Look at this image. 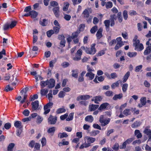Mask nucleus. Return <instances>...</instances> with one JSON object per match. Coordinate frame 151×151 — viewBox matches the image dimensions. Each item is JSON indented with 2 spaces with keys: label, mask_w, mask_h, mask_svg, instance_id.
<instances>
[{
  "label": "nucleus",
  "mask_w": 151,
  "mask_h": 151,
  "mask_svg": "<svg viewBox=\"0 0 151 151\" xmlns=\"http://www.w3.org/2000/svg\"><path fill=\"white\" fill-rule=\"evenodd\" d=\"M98 29L97 26H95L93 27L90 30V32L92 34L94 33Z\"/></svg>",
  "instance_id": "48"
},
{
  "label": "nucleus",
  "mask_w": 151,
  "mask_h": 151,
  "mask_svg": "<svg viewBox=\"0 0 151 151\" xmlns=\"http://www.w3.org/2000/svg\"><path fill=\"white\" fill-rule=\"evenodd\" d=\"M138 36L135 35L133 40V45L135 47V50L141 51L144 49V47L142 43H140V40L138 39Z\"/></svg>",
  "instance_id": "2"
},
{
  "label": "nucleus",
  "mask_w": 151,
  "mask_h": 151,
  "mask_svg": "<svg viewBox=\"0 0 151 151\" xmlns=\"http://www.w3.org/2000/svg\"><path fill=\"white\" fill-rule=\"evenodd\" d=\"M122 83V82L121 80H119L116 82L113 83L111 86V87L112 88H114L115 87H117L119 85V83Z\"/></svg>",
  "instance_id": "38"
},
{
  "label": "nucleus",
  "mask_w": 151,
  "mask_h": 151,
  "mask_svg": "<svg viewBox=\"0 0 151 151\" xmlns=\"http://www.w3.org/2000/svg\"><path fill=\"white\" fill-rule=\"evenodd\" d=\"M85 120L90 123L92 122L93 120V118L92 115H88L85 118Z\"/></svg>",
  "instance_id": "22"
},
{
  "label": "nucleus",
  "mask_w": 151,
  "mask_h": 151,
  "mask_svg": "<svg viewBox=\"0 0 151 151\" xmlns=\"http://www.w3.org/2000/svg\"><path fill=\"white\" fill-rule=\"evenodd\" d=\"M64 5L65 6L63 7V11H65L67 10L68 9L69 6V4L68 3L66 2L65 3Z\"/></svg>",
  "instance_id": "45"
},
{
  "label": "nucleus",
  "mask_w": 151,
  "mask_h": 151,
  "mask_svg": "<svg viewBox=\"0 0 151 151\" xmlns=\"http://www.w3.org/2000/svg\"><path fill=\"white\" fill-rule=\"evenodd\" d=\"M47 87L49 88H53L55 84V81L54 79H50V80H47Z\"/></svg>",
  "instance_id": "8"
},
{
  "label": "nucleus",
  "mask_w": 151,
  "mask_h": 151,
  "mask_svg": "<svg viewBox=\"0 0 151 151\" xmlns=\"http://www.w3.org/2000/svg\"><path fill=\"white\" fill-rule=\"evenodd\" d=\"M112 6V3L111 1L108 2L106 4V6L107 9L111 8Z\"/></svg>",
  "instance_id": "47"
},
{
  "label": "nucleus",
  "mask_w": 151,
  "mask_h": 151,
  "mask_svg": "<svg viewBox=\"0 0 151 151\" xmlns=\"http://www.w3.org/2000/svg\"><path fill=\"white\" fill-rule=\"evenodd\" d=\"M123 114L126 116H127L131 114L130 110L129 109H126L123 111Z\"/></svg>",
  "instance_id": "28"
},
{
  "label": "nucleus",
  "mask_w": 151,
  "mask_h": 151,
  "mask_svg": "<svg viewBox=\"0 0 151 151\" xmlns=\"http://www.w3.org/2000/svg\"><path fill=\"white\" fill-rule=\"evenodd\" d=\"M14 146V144L13 143L10 144L8 146L7 150L8 151H12L13 148Z\"/></svg>",
  "instance_id": "42"
},
{
  "label": "nucleus",
  "mask_w": 151,
  "mask_h": 151,
  "mask_svg": "<svg viewBox=\"0 0 151 151\" xmlns=\"http://www.w3.org/2000/svg\"><path fill=\"white\" fill-rule=\"evenodd\" d=\"M81 49V48L77 51L75 57L73 58L74 60L78 61L81 59V56L82 53Z\"/></svg>",
  "instance_id": "6"
},
{
  "label": "nucleus",
  "mask_w": 151,
  "mask_h": 151,
  "mask_svg": "<svg viewBox=\"0 0 151 151\" xmlns=\"http://www.w3.org/2000/svg\"><path fill=\"white\" fill-rule=\"evenodd\" d=\"M104 23L105 26L106 30L109 31L110 26V20L109 19L106 20L104 21Z\"/></svg>",
  "instance_id": "16"
},
{
  "label": "nucleus",
  "mask_w": 151,
  "mask_h": 151,
  "mask_svg": "<svg viewBox=\"0 0 151 151\" xmlns=\"http://www.w3.org/2000/svg\"><path fill=\"white\" fill-rule=\"evenodd\" d=\"M72 71L73 72L72 74V76L75 78H77L78 76V70H73Z\"/></svg>",
  "instance_id": "34"
},
{
  "label": "nucleus",
  "mask_w": 151,
  "mask_h": 151,
  "mask_svg": "<svg viewBox=\"0 0 151 151\" xmlns=\"http://www.w3.org/2000/svg\"><path fill=\"white\" fill-rule=\"evenodd\" d=\"M102 97L101 96H98L94 97L92 99L91 101H94V102L96 104H98V102L100 101L102 99Z\"/></svg>",
  "instance_id": "10"
},
{
  "label": "nucleus",
  "mask_w": 151,
  "mask_h": 151,
  "mask_svg": "<svg viewBox=\"0 0 151 151\" xmlns=\"http://www.w3.org/2000/svg\"><path fill=\"white\" fill-rule=\"evenodd\" d=\"M39 101L37 100L32 103V109L33 110H36L38 108L39 105Z\"/></svg>",
  "instance_id": "12"
},
{
  "label": "nucleus",
  "mask_w": 151,
  "mask_h": 151,
  "mask_svg": "<svg viewBox=\"0 0 151 151\" xmlns=\"http://www.w3.org/2000/svg\"><path fill=\"white\" fill-rule=\"evenodd\" d=\"M87 69L88 72H92L94 71V69L90 67L88 65L87 66Z\"/></svg>",
  "instance_id": "63"
},
{
  "label": "nucleus",
  "mask_w": 151,
  "mask_h": 151,
  "mask_svg": "<svg viewBox=\"0 0 151 151\" xmlns=\"http://www.w3.org/2000/svg\"><path fill=\"white\" fill-rule=\"evenodd\" d=\"M141 103L142 104V105H145L147 102L146 98L145 97H142L140 99Z\"/></svg>",
  "instance_id": "40"
},
{
  "label": "nucleus",
  "mask_w": 151,
  "mask_h": 151,
  "mask_svg": "<svg viewBox=\"0 0 151 151\" xmlns=\"http://www.w3.org/2000/svg\"><path fill=\"white\" fill-rule=\"evenodd\" d=\"M103 29L102 28L99 29L98 31L97 32L96 36L97 37V39H99L102 36V32Z\"/></svg>",
  "instance_id": "17"
},
{
  "label": "nucleus",
  "mask_w": 151,
  "mask_h": 151,
  "mask_svg": "<svg viewBox=\"0 0 151 151\" xmlns=\"http://www.w3.org/2000/svg\"><path fill=\"white\" fill-rule=\"evenodd\" d=\"M90 98V96L88 95H81L77 97V100L78 101L81 100H85L89 99Z\"/></svg>",
  "instance_id": "9"
},
{
  "label": "nucleus",
  "mask_w": 151,
  "mask_h": 151,
  "mask_svg": "<svg viewBox=\"0 0 151 151\" xmlns=\"http://www.w3.org/2000/svg\"><path fill=\"white\" fill-rule=\"evenodd\" d=\"M52 90H50L49 91V93L47 95V97L49 100L50 101L52 100Z\"/></svg>",
  "instance_id": "56"
},
{
  "label": "nucleus",
  "mask_w": 151,
  "mask_h": 151,
  "mask_svg": "<svg viewBox=\"0 0 151 151\" xmlns=\"http://www.w3.org/2000/svg\"><path fill=\"white\" fill-rule=\"evenodd\" d=\"M150 127V126L146 127H145L143 132L144 133L146 134L148 136L151 134V129H149Z\"/></svg>",
  "instance_id": "13"
},
{
  "label": "nucleus",
  "mask_w": 151,
  "mask_h": 151,
  "mask_svg": "<svg viewBox=\"0 0 151 151\" xmlns=\"http://www.w3.org/2000/svg\"><path fill=\"white\" fill-rule=\"evenodd\" d=\"M122 36L124 39L125 40H127L128 38V35L127 33L125 32L124 33H122Z\"/></svg>",
  "instance_id": "61"
},
{
  "label": "nucleus",
  "mask_w": 151,
  "mask_h": 151,
  "mask_svg": "<svg viewBox=\"0 0 151 151\" xmlns=\"http://www.w3.org/2000/svg\"><path fill=\"white\" fill-rule=\"evenodd\" d=\"M100 132V131L97 130H95L91 131L90 134L91 136H95L97 134H98Z\"/></svg>",
  "instance_id": "33"
},
{
  "label": "nucleus",
  "mask_w": 151,
  "mask_h": 151,
  "mask_svg": "<svg viewBox=\"0 0 151 151\" xmlns=\"http://www.w3.org/2000/svg\"><path fill=\"white\" fill-rule=\"evenodd\" d=\"M110 121V118H106L103 115H101L100 116L99 122L101 123L102 126H105L108 124Z\"/></svg>",
  "instance_id": "4"
},
{
  "label": "nucleus",
  "mask_w": 151,
  "mask_h": 151,
  "mask_svg": "<svg viewBox=\"0 0 151 151\" xmlns=\"http://www.w3.org/2000/svg\"><path fill=\"white\" fill-rule=\"evenodd\" d=\"M111 19L110 22L111 24L110 25L111 27L114 26L115 24L114 20V19L115 18V15H111Z\"/></svg>",
  "instance_id": "29"
},
{
  "label": "nucleus",
  "mask_w": 151,
  "mask_h": 151,
  "mask_svg": "<svg viewBox=\"0 0 151 151\" xmlns=\"http://www.w3.org/2000/svg\"><path fill=\"white\" fill-rule=\"evenodd\" d=\"M99 107V105H97L91 104L89 105V110L91 111H94L97 109Z\"/></svg>",
  "instance_id": "18"
},
{
  "label": "nucleus",
  "mask_w": 151,
  "mask_h": 151,
  "mask_svg": "<svg viewBox=\"0 0 151 151\" xmlns=\"http://www.w3.org/2000/svg\"><path fill=\"white\" fill-rule=\"evenodd\" d=\"M128 87V84L127 83H124L123 84L122 86V90L123 92H125L127 89Z\"/></svg>",
  "instance_id": "37"
},
{
  "label": "nucleus",
  "mask_w": 151,
  "mask_h": 151,
  "mask_svg": "<svg viewBox=\"0 0 151 151\" xmlns=\"http://www.w3.org/2000/svg\"><path fill=\"white\" fill-rule=\"evenodd\" d=\"M95 138L89 136H86L84 138V143H83L80 147L79 148L82 149L84 148H87L91 145V143H93L96 141Z\"/></svg>",
  "instance_id": "1"
},
{
  "label": "nucleus",
  "mask_w": 151,
  "mask_h": 151,
  "mask_svg": "<svg viewBox=\"0 0 151 151\" xmlns=\"http://www.w3.org/2000/svg\"><path fill=\"white\" fill-rule=\"evenodd\" d=\"M141 124L140 122L137 121L134 122L132 125V127L133 128H136L139 127Z\"/></svg>",
  "instance_id": "26"
},
{
  "label": "nucleus",
  "mask_w": 151,
  "mask_h": 151,
  "mask_svg": "<svg viewBox=\"0 0 151 151\" xmlns=\"http://www.w3.org/2000/svg\"><path fill=\"white\" fill-rule=\"evenodd\" d=\"M58 136L60 138H62L64 137H67L68 136V135L65 132L59 133L58 134Z\"/></svg>",
  "instance_id": "36"
},
{
  "label": "nucleus",
  "mask_w": 151,
  "mask_h": 151,
  "mask_svg": "<svg viewBox=\"0 0 151 151\" xmlns=\"http://www.w3.org/2000/svg\"><path fill=\"white\" fill-rule=\"evenodd\" d=\"M83 14L84 16V17H88L89 15L88 11L87 9H86L83 12Z\"/></svg>",
  "instance_id": "53"
},
{
  "label": "nucleus",
  "mask_w": 151,
  "mask_h": 151,
  "mask_svg": "<svg viewBox=\"0 0 151 151\" xmlns=\"http://www.w3.org/2000/svg\"><path fill=\"white\" fill-rule=\"evenodd\" d=\"M30 16L32 18H36L37 15V13L35 11H32L30 12Z\"/></svg>",
  "instance_id": "30"
},
{
  "label": "nucleus",
  "mask_w": 151,
  "mask_h": 151,
  "mask_svg": "<svg viewBox=\"0 0 151 151\" xmlns=\"http://www.w3.org/2000/svg\"><path fill=\"white\" fill-rule=\"evenodd\" d=\"M95 74L93 72H88L86 74V76L88 77L91 80L93 79L94 78Z\"/></svg>",
  "instance_id": "14"
},
{
  "label": "nucleus",
  "mask_w": 151,
  "mask_h": 151,
  "mask_svg": "<svg viewBox=\"0 0 151 151\" xmlns=\"http://www.w3.org/2000/svg\"><path fill=\"white\" fill-rule=\"evenodd\" d=\"M117 17L119 21L120 22H122V12H120L118 13L117 14Z\"/></svg>",
  "instance_id": "46"
},
{
  "label": "nucleus",
  "mask_w": 151,
  "mask_h": 151,
  "mask_svg": "<svg viewBox=\"0 0 151 151\" xmlns=\"http://www.w3.org/2000/svg\"><path fill=\"white\" fill-rule=\"evenodd\" d=\"M27 90V88H25L24 89H23L21 91V93H23L24 92L25 93V94L24 95L23 99L20 101V103L21 104H23L25 102V100L27 97V95L26 94Z\"/></svg>",
  "instance_id": "11"
},
{
  "label": "nucleus",
  "mask_w": 151,
  "mask_h": 151,
  "mask_svg": "<svg viewBox=\"0 0 151 151\" xmlns=\"http://www.w3.org/2000/svg\"><path fill=\"white\" fill-rule=\"evenodd\" d=\"M68 116V114L66 113L64 115L61 116L60 117V119L61 120H63L66 119Z\"/></svg>",
  "instance_id": "58"
},
{
  "label": "nucleus",
  "mask_w": 151,
  "mask_h": 151,
  "mask_svg": "<svg viewBox=\"0 0 151 151\" xmlns=\"http://www.w3.org/2000/svg\"><path fill=\"white\" fill-rule=\"evenodd\" d=\"M52 103L49 102L44 106V114H46L49 112L50 111V108L52 107Z\"/></svg>",
  "instance_id": "5"
},
{
  "label": "nucleus",
  "mask_w": 151,
  "mask_h": 151,
  "mask_svg": "<svg viewBox=\"0 0 151 151\" xmlns=\"http://www.w3.org/2000/svg\"><path fill=\"white\" fill-rule=\"evenodd\" d=\"M10 75L9 73H6L4 77V80L6 81L9 80L10 78Z\"/></svg>",
  "instance_id": "59"
},
{
  "label": "nucleus",
  "mask_w": 151,
  "mask_h": 151,
  "mask_svg": "<svg viewBox=\"0 0 151 151\" xmlns=\"http://www.w3.org/2000/svg\"><path fill=\"white\" fill-rule=\"evenodd\" d=\"M55 131V127H52L50 128L47 130L48 133H53Z\"/></svg>",
  "instance_id": "52"
},
{
  "label": "nucleus",
  "mask_w": 151,
  "mask_h": 151,
  "mask_svg": "<svg viewBox=\"0 0 151 151\" xmlns=\"http://www.w3.org/2000/svg\"><path fill=\"white\" fill-rule=\"evenodd\" d=\"M130 76V72L129 71L127 72L125 75L124 76L123 78V82L124 83L125 82L127 79H128L129 77Z\"/></svg>",
  "instance_id": "27"
},
{
  "label": "nucleus",
  "mask_w": 151,
  "mask_h": 151,
  "mask_svg": "<svg viewBox=\"0 0 151 151\" xmlns=\"http://www.w3.org/2000/svg\"><path fill=\"white\" fill-rule=\"evenodd\" d=\"M40 85L41 86V88H45V86H47V80L46 81H42L40 83Z\"/></svg>",
  "instance_id": "25"
},
{
  "label": "nucleus",
  "mask_w": 151,
  "mask_h": 151,
  "mask_svg": "<svg viewBox=\"0 0 151 151\" xmlns=\"http://www.w3.org/2000/svg\"><path fill=\"white\" fill-rule=\"evenodd\" d=\"M54 33V32L53 30H50L47 32V35L48 37H50Z\"/></svg>",
  "instance_id": "50"
},
{
  "label": "nucleus",
  "mask_w": 151,
  "mask_h": 151,
  "mask_svg": "<svg viewBox=\"0 0 151 151\" xmlns=\"http://www.w3.org/2000/svg\"><path fill=\"white\" fill-rule=\"evenodd\" d=\"M137 53L136 52H129L127 54V55L130 58L134 57L136 56Z\"/></svg>",
  "instance_id": "35"
},
{
  "label": "nucleus",
  "mask_w": 151,
  "mask_h": 151,
  "mask_svg": "<svg viewBox=\"0 0 151 151\" xmlns=\"http://www.w3.org/2000/svg\"><path fill=\"white\" fill-rule=\"evenodd\" d=\"M129 14L132 16L136 15L137 14V13L134 10H132L129 12Z\"/></svg>",
  "instance_id": "62"
},
{
  "label": "nucleus",
  "mask_w": 151,
  "mask_h": 151,
  "mask_svg": "<svg viewBox=\"0 0 151 151\" xmlns=\"http://www.w3.org/2000/svg\"><path fill=\"white\" fill-rule=\"evenodd\" d=\"M65 96V93L63 91H60L58 94V97L60 98H63Z\"/></svg>",
  "instance_id": "60"
},
{
  "label": "nucleus",
  "mask_w": 151,
  "mask_h": 151,
  "mask_svg": "<svg viewBox=\"0 0 151 151\" xmlns=\"http://www.w3.org/2000/svg\"><path fill=\"white\" fill-rule=\"evenodd\" d=\"M66 111L65 109L64 108H59L56 111V113L57 114H60Z\"/></svg>",
  "instance_id": "41"
},
{
  "label": "nucleus",
  "mask_w": 151,
  "mask_h": 151,
  "mask_svg": "<svg viewBox=\"0 0 151 151\" xmlns=\"http://www.w3.org/2000/svg\"><path fill=\"white\" fill-rule=\"evenodd\" d=\"M57 120V117L50 115L48 119V122L51 124H54L56 123Z\"/></svg>",
  "instance_id": "7"
},
{
  "label": "nucleus",
  "mask_w": 151,
  "mask_h": 151,
  "mask_svg": "<svg viewBox=\"0 0 151 151\" xmlns=\"http://www.w3.org/2000/svg\"><path fill=\"white\" fill-rule=\"evenodd\" d=\"M151 52V46H148L144 51V54L147 55Z\"/></svg>",
  "instance_id": "19"
},
{
  "label": "nucleus",
  "mask_w": 151,
  "mask_h": 151,
  "mask_svg": "<svg viewBox=\"0 0 151 151\" xmlns=\"http://www.w3.org/2000/svg\"><path fill=\"white\" fill-rule=\"evenodd\" d=\"M59 7L58 6L55 7L53 9V13L56 17H58L59 15Z\"/></svg>",
  "instance_id": "15"
},
{
  "label": "nucleus",
  "mask_w": 151,
  "mask_h": 151,
  "mask_svg": "<svg viewBox=\"0 0 151 151\" xmlns=\"http://www.w3.org/2000/svg\"><path fill=\"white\" fill-rule=\"evenodd\" d=\"M14 126L17 128H22L23 126L22 125V123L21 122L19 121H17L14 123Z\"/></svg>",
  "instance_id": "20"
},
{
  "label": "nucleus",
  "mask_w": 151,
  "mask_h": 151,
  "mask_svg": "<svg viewBox=\"0 0 151 151\" xmlns=\"http://www.w3.org/2000/svg\"><path fill=\"white\" fill-rule=\"evenodd\" d=\"M122 94L120 93L119 94H116L113 98V99L114 100H116L117 99H120L122 97Z\"/></svg>",
  "instance_id": "31"
},
{
  "label": "nucleus",
  "mask_w": 151,
  "mask_h": 151,
  "mask_svg": "<svg viewBox=\"0 0 151 151\" xmlns=\"http://www.w3.org/2000/svg\"><path fill=\"white\" fill-rule=\"evenodd\" d=\"M60 28V27H53V31L54 33L56 34L58 33L59 31V29Z\"/></svg>",
  "instance_id": "51"
},
{
  "label": "nucleus",
  "mask_w": 151,
  "mask_h": 151,
  "mask_svg": "<svg viewBox=\"0 0 151 151\" xmlns=\"http://www.w3.org/2000/svg\"><path fill=\"white\" fill-rule=\"evenodd\" d=\"M134 134L138 139L141 138L142 136L141 133L139 130H136L134 132Z\"/></svg>",
  "instance_id": "23"
},
{
  "label": "nucleus",
  "mask_w": 151,
  "mask_h": 151,
  "mask_svg": "<svg viewBox=\"0 0 151 151\" xmlns=\"http://www.w3.org/2000/svg\"><path fill=\"white\" fill-rule=\"evenodd\" d=\"M48 92L47 89H42L41 90L40 93L42 96H45Z\"/></svg>",
  "instance_id": "32"
},
{
  "label": "nucleus",
  "mask_w": 151,
  "mask_h": 151,
  "mask_svg": "<svg viewBox=\"0 0 151 151\" xmlns=\"http://www.w3.org/2000/svg\"><path fill=\"white\" fill-rule=\"evenodd\" d=\"M128 12L127 10H124L123 12L124 18L125 20H127L128 17Z\"/></svg>",
  "instance_id": "49"
},
{
  "label": "nucleus",
  "mask_w": 151,
  "mask_h": 151,
  "mask_svg": "<svg viewBox=\"0 0 151 151\" xmlns=\"http://www.w3.org/2000/svg\"><path fill=\"white\" fill-rule=\"evenodd\" d=\"M41 142L42 145V146H43L46 145V139L45 137L43 138L42 139Z\"/></svg>",
  "instance_id": "55"
},
{
  "label": "nucleus",
  "mask_w": 151,
  "mask_h": 151,
  "mask_svg": "<svg viewBox=\"0 0 151 151\" xmlns=\"http://www.w3.org/2000/svg\"><path fill=\"white\" fill-rule=\"evenodd\" d=\"M43 120V118L41 116H37V122L38 123H40Z\"/></svg>",
  "instance_id": "54"
},
{
  "label": "nucleus",
  "mask_w": 151,
  "mask_h": 151,
  "mask_svg": "<svg viewBox=\"0 0 151 151\" xmlns=\"http://www.w3.org/2000/svg\"><path fill=\"white\" fill-rule=\"evenodd\" d=\"M116 41H117V44H118V45L119 44L122 46L123 45V42L122 41V38L121 37H119L117 38H116Z\"/></svg>",
  "instance_id": "39"
},
{
  "label": "nucleus",
  "mask_w": 151,
  "mask_h": 151,
  "mask_svg": "<svg viewBox=\"0 0 151 151\" xmlns=\"http://www.w3.org/2000/svg\"><path fill=\"white\" fill-rule=\"evenodd\" d=\"M48 20L45 19H44L40 21V24L42 26H46L48 23Z\"/></svg>",
  "instance_id": "24"
},
{
  "label": "nucleus",
  "mask_w": 151,
  "mask_h": 151,
  "mask_svg": "<svg viewBox=\"0 0 151 151\" xmlns=\"http://www.w3.org/2000/svg\"><path fill=\"white\" fill-rule=\"evenodd\" d=\"M105 94L107 96H112L113 95V92L111 91H107L105 93Z\"/></svg>",
  "instance_id": "64"
},
{
  "label": "nucleus",
  "mask_w": 151,
  "mask_h": 151,
  "mask_svg": "<svg viewBox=\"0 0 151 151\" xmlns=\"http://www.w3.org/2000/svg\"><path fill=\"white\" fill-rule=\"evenodd\" d=\"M119 148V145L118 143H116L112 147V149L115 151H117Z\"/></svg>",
  "instance_id": "44"
},
{
  "label": "nucleus",
  "mask_w": 151,
  "mask_h": 151,
  "mask_svg": "<svg viewBox=\"0 0 151 151\" xmlns=\"http://www.w3.org/2000/svg\"><path fill=\"white\" fill-rule=\"evenodd\" d=\"M95 44H93L91 46V48H88L87 47H82L81 48L85 50L86 52L88 54L93 55L94 54L96 51L95 48Z\"/></svg>",
  "instance_id": "3"
},
{
  "label": "nucleus",
  "mask_w": 151,
  "mask_h": 151,
  "mask_svg": "<svg viewBox=\"0 0 151 151\" xmlns=\"http://www.w3.org/2000/svg\"><path fill=\"white\" fill-rule=\"evenodd\" d=\"M142 67V65H140L136 67L135 71L137 72H139L140 70H141Z\"/></svg>",
  "instance_id": "57"
},
{
  "label": "nucleus",
  "mask_w": 151,
  "mask_h": 151,
  "mask_svg": "<svg viewBox=\"0 0 151 151\" xmlns=\"http://www.w3.org/2000/svg\"><path fill=\"white\" fill-rule=\"evenodd\" d=\"M74 114L73 113H70L68 117L66 119V120L67 121H70L72 120L73 118Z\"/></svg>",
  "instance_id": "43"
},
{
  "label": "nucleus",
  "mask_w": 151,
  "mask_h": 151,
  "mask_svg": "<svg viewBox=\"0 0 151 151\" xmlns=\"http://www.w3.org/2000/svg\"><path fill=\"white\" fill-rule=\"evenodd\" d=\"M109 104L107 103H105L102 104L98 109V110L100 111L104 109L108 106Z\"/></svg>",
  "instance_id": "21"
}]
</instances>
